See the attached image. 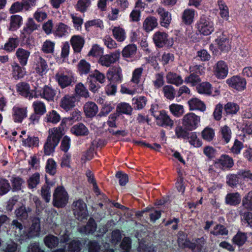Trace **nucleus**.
I'll return each mask as SVG.
<instances>
[{
    "instance_id": "nucleus-1",
    "label": "nucleus",
    "mask_w": 252,
    "mask_h": 252,
    "mask_svg": "<svg viewBox=\"0 0 252 252\" xmlns=\"http://www.w3.org/2000/svg\"><path fill=\"white\" fill-rule=\"evenodd\" d=\"M65 122L63 121L60 126L50 128L48 131V136L44 145V153L49 155L54 151L55 148L58 145L61 138L64 134Z\"/></svg>"
},
{
    "instance_id": "nucleus-2",
    "label": "nucleus",
    "mask_w": 252,
    "mask_h": 252,
    "mask_svg": "<svg viewBox=\"0 0 252 252\" xmlns=\"http://www.w3.org/2000/svg\"><path fill=\"white\" fill-rule=\"evenodd\" d=\"M68 200V195L63 186L57 187L53 193V205L60 208L64 207Z\"/></svg>"
},
{
    "instance_id": "nucleus-3",
    "label": "nucleus",
    "mask_w": 252,
    "mask_h": 252,
    "mask_svg": "<svg viewBox=\"0 0 252 252\" xmlns=\"http://www.w3.org/2000/svg\"><path fill=\"white\" fill-rule=\"evenodd\" d=\"M73 214L77 219L83 220L88 215L86 204L82 199L73 201L71 205Z\"/></svg>"
},
{
    "instance_id": "nucleus-4",
    "label": "nucleus",
    "mask_w": 252,
    "mask_h": 252,
    "mask_svg": "<svg viewBox=\"0 0 252 252\" xmlns=\"http://www.w3.org/2000/svg\"><path fill=\"white\" fill-rule=\"evenodd\" d=\"M198 31L204 35H208L214 31L213 24L209 18L201 17L196 24Z\"/></svg>"
},
{
    "instance_id": "nucleus-5",
    "label": "nucleus",
    "mask_w": 252,
    "mask_h": 252,
    "mask_svg": "<svg viewBox=\"0 0 252 252\" xmlns=\"http://www.w3.org/2000/svg\"><path fill=\"white\" fill-rule=\"evenodd\" d=\"M200 117L193 113L186 114L183 118L182 124L189 130L196 128L200 122Z\"/></svg>"
},
{
    "instance_id": "nucleus-6",
    "label": "nucleus",
    "mask_w": 252,
    "mask_h": 252,
    "mask_svg": "<svg viewBox=\"0 0 252 252\" xmlns=\"http://www.w3.org/2000/svg\"><path fill=\"white\" fill-rule=\"evenodd\" d=\"M32 210L29 206L21 204L15 211V215L17 219L22 221L28 220L32 219Z\"/></svg>"
},
{
    "instance_id": "nucleus-7",
    "label": "nucleus",
    "mask_w": 252,
    "mask_h": 252,
    "mask_svg": "<svg viewBox=\"0 0 252 252\" xmlns=\"http://www.w3.org/2000/svg\"><path fill=\"white\" fill-rule=\"evenodd\" d=\"M120 51L118 50L100 57L98 63L102 66L109 67L118 61L120 58Z\"/></svg>"
},
{
    "instance_id": "nucleus-8",
    "label": "nucleus",
    "mask_w": 252,
    "mask_h": 252,
    "mask_svg": "<svg viewBox=\"0 0 252 252\" xmlns=\"http://www.w3.org/2000/svg\"><path fill=\"white\" fill-rule=\"evenodd\" d=\"M214 165L221 170L230 169L234 165L232 158L227 155H222L219 158L216 159Z\"/></svg>"
},
{
    "instance_id": "nucleus-9",
    "label": "nucleus",
    "mask_w": 252,
    "mask_h": 252,
    "mask_svg": "<svg viewBox=\"0 0 252 252\" xmlns=\"http://www.w3.org/2000/svg\"><path fill=\"white\" fill-rule=\"evenodd\" d=\"M76 100L75 95L65 94L61 98L60 106L65 111H68L75 107Z\"/></svg>"
},
{
    "instance_id": "nucleus-10",
    "label": "nucleus",
    "mask_w": 252,
    "mask_h": 252,
    "mask_svg": "<svg viewBox=\"0 0 252 252\" xmlns=\"http://www.w3.org/2000/svg\"><path fill=\"white\" fill-rule=\"evenodd\" d=\"M156 124L159 126L169 127L172 128L174 126V121L170 116L164 111H160L156 117Z\"/></svg>"
},
{
    "instance_id": "nucleus-11",
    "label": "nucleus",
    "mask_w": 252,
    "mask_h": 252,
    "mask_svg": "<svg viewBox=\"0 0 252 252\" xmlns=\"http://www.w3.org/2000/svg\"><path fill=\"white\" fill-rule=\"evenodd\" d=\"M227 83L232 88L242 91L246 88V80L239 76H234L227 80Z\"/></svg>"
},
{
    "instance_id": "nucleus-12",
    "label": "nucleus",
    "mask_w": 252,
    "mask_h": 252,
    "mask_svg": "<svg viewBox=\"0 0 252 252\" xmlns=\"http://www.w3.org/2000/svg\"><path fill=\"white\" fill-rule=\"evenodd\" d=\"M156 12L160 16V24L162 27L168 28L171 23V15L164 8L159 7L157 10Z\"/></svg>"
},
{
    "instance_id": "nucleus-13",
    "label": "nucleus",
    "mask_w": 252,
    "mask_h": 252,
    "mask_svg": "<svg viewBox=\"0 0 252 252\" xmlns=\"http://www.w3.org/2000/svg\"><path fill=\"white\" fill-rule=\"evenodd\" d=\"M153 39L155 45L158 48L164 47L168 42L167 34L159 31L155 33Z\"/></svg>"
},
{
    "instance_id": "nucleus-14",
    "label": "nucleus",
    "mask_w": 252,
    "mask_h": 252,
    "mask_svg": "<svg viewBox=\"0 0 252 252\" xmlns=\"http://www.w3.org/2000/svg\"><path fill=\"white\" fill-rule=\"evenodd\" d=\"M206 240L202 237L196 239L194 242H191L189 248L192 252H207L206 247Z\"/></svg>"
},
{
    "instance_id": "nucleus-15",
    "label": "nucleus",
    "mask_w": 252,
    "mask_h": 252,
    "mask_svg": "<svg viewBox=\"0 0 252 252\" xmlns=\"http://www.w3.org/2000/svg\"><path fill=\"white\" fill-rule=\"evenodd\" d=\"M55 79L59 86L63 89L71 84L73 78L71 75H66L62 72H58L55 75Z\"/></svg>"
},
{
    "instance_id": "nucleus-16",
    "label": "nucleus",
    "mask_w": 252,
    "mask_h": 252,
    "mask_svg": "<svg viewBox=\"0 0 252 252\" xmlns=\"http://www.w3.org/2000/svg\"><path fill=\"white\" fill-rule=\"evenodd\" d=\"M32 224L30 227L28 233V238L37 236L40 231V219L38 217L32 218Z\"/></svg>"
},
{
    "instance_id": "nucleus-17",
    "label": "nucleus",
    "mask_w": 252,
    "mask_h": 252,
    "mask_svg": "<svg viewBox=\"0 0 252 252\" xmlns=\"http://www.w3.org/2000/svg\"><path fill=\"white\" fill-rule=\"evenodd\" d=\"M18 92L25 97L29 99L33 97L32 93L30 90L29 85L26 82H21L16 85Z\"/></svg>"
},
{
    "instance_id": "nucleus-18",
    "label": "nucleus",
    "mask_w": 252,
    "mask_h": 252,
    "mask_svg": "<svg viewBox=\"0 0 252 252\" xmlns=\"http://www.w3.org/2000/svg\"><path fill=\"white\" fill-rule=\"evenodd\" d=\"M158 25V19L152 16L147 17L143 22V29L146 32L153 30Z\"/></svg>"
},
{
    "instance_id": "nucleus-19",
    "label": "nucleus",
    "mask_w": 252,
    "mask_h": 252,
    "mask_svg": "<svg viewBox=\"0 0 252 252\" xmlns=\"http://www.w3.org/2000/svg\"><path fill=\"white\" fill-rule=\"evenodd\" d=\"M56 95V91L48 86H45L40 93L41 97L48 101H53Z\"/></svg>"
},
{
    "instance_id": "nucleus-20",
    "label": "nucleus",
    "mask_w": 252,
    "mask_h": 252,
    "mask_svg": "<svg viewBox=\"0 0 252 252\" xmlns=\"http://www.w3.org/2000/svg\"><path fill=\"white\" fill-rule=\"evenodd\" d=\"M215 74L219 78H223L226 76L228 73V67L223 61H219L216 64L214 70Z\"/></svg>"
},
{
    "instance_id": "nucleus-21",
    "label": "nucleus",
    "mask_w": 252,
    "mask_h": 252,
    "mask_svg": "<svg viewBox=\"0 0 252 252\" xmlns=\"http://www.w3.org/2000/svg\"><path fill=\"white\" fill-rule=\"evenodd\" d=\"M38 25L36 24L33 19L29 18L26 24V26L24 28L22 32V37L23 38H26L34 31L38 29Z\"/></svg>"
},
{
    "instance_id": "nucleus-22",
    "label": "nucleus",
    "mask_w": 252,
    "mask_h": 252,
    "mask_svg": "<svg viewBox=\"0 0 252 252\" xmlns=\"http://www.w3.org/2000/svg\"><path fill=\"white\" fill-rule=\"evenodd\" d=\"M70 43L76 53H79L84 44V38L80 35H73L70 39Z\"/></svg>"
},
{
    "instance_id": "nucleus-23",
    "label": "nucleus",
    "mask_w": 252,
    "mask_h": 252,
    "mask_svg": "<svg viewBox=\"0 0 252 252\" xmlns=\"http://www.w3.org/2000/svg\"><path fill=\"white\" fill-rule=\"evenodd\" d=\"M107 77L109 80L115 82H120L122 78V69L120 67H114L108 71Z\"/></svg>"
},
{
    "instance_id": "nucleus-24",
    "label": "nucleus",
    "mask_w": 252,
    "mask_h": 252,
    "mask_svg": "<svg viewBox=\"0 0 252 252\" xmlns=\"http://www.w3.org/2000/svg\"><path fill=\"white\" fill-rule=\"evenodd\" d=\"M30 54V51L22 48H19L17 49L16 51V56L22 66H24L27 64Z\"/></svg>"
},
{
    "instance_id": "nucleus-25",
    "label": "nucleus",
    "mask_w": 252,
    "mask_h": 252,
    "mask_svg": "<svg viewBox=\"0 0 252 252\" xmlns=\"http://www.w3.org/2000/svg\"><path fill=\"white\" fill-rule=\"evenodd\" d=\"M96 229V224L95 220L92 218H90L85 226L80 227L79 231L85 234H92L95 232Z\"/></svg>"
},
{
    "instance_id": "nucleus-26",
    "label": "nucleus",
    "mask_w": 252,
    "mask_h": 252,
    "mask_svg": "<svg viewBox=\"0 0 252 252\" xmlns=\"http://www.w3.org/2000/svg\"><path fill=\"white\" fill-rule=\"evenodd\" d=\"M84 111L87 117L92 118L97 113L98 107L94 102H88L84 106Z\"/></svg>"
},
{
    "instance_id": "nucleus-27",
    "label": "nucleus",
    "mask_w": 252,
    "mask_h": 252,
    "mask_svg": "<svg viewBox=\"0 0 252 252\" xmlns=\"http://www.w3.org/2000/svg\"><path fill=\"white\" fill-rule=\"evenodd\" d=\"M70 131L76 136H86L89 134L87 127L82 123L75 125L71 128Z\"/></svg>"
},
{
    "instance_id": "nucleus-28",
    "label": "nucleus",
    "mask_w": 252,
    "mask_h": 252,
    "mask_svg": "<svg viewBox=\"0 0 252 252\" xmlns=\"http://www.w3.org/2000/svg\"><path fill=\"white\" fill-rule=\"evenodd\" d=\"M195 15V11L191 9H186L183 12L182 21L187 25H191L193 22Z\"/></svg>"
},
{
    "instance_id": "nucleus-29",
    "label": "nucleus",
    "mask_w": 252,
    "mask_h": 252,
    "mask_svg": "<svg viewBox=\"0 0 252 252\" xmlns=\"http://www.w3.org/2000/svg\"><path fill=\"white\" fill-rule=\"evenodd\" d=\"M13 111V119L15 122H21L27 116V109L25 108L14 107Z\"/></svg>"
},
{
    "instance_id": "nucleus-30",
    "label": "nucleus",
    "mask_w": 252,
    "mask_h": 252,
    "mask_svg": "<svg viewBox=\"0 0 252 252\" xmlns=\"http://www.w3.org/2000/svg\"><path fill=\"white\" fill-rule=\"evenodd\" d=\"M188 103L191 110H198L204 111L206 109L205 104L198 98H192L189 101Z\"/></svg>"
},
{
    "instance_id": "nucleus-31",
    "label": "nucleus",
    "mask_w": 252,
    "mask_h": 252,
    "mask_svg": "<svg viewBox=\"0 0 252 252\" xmlns=\"http://www.w3.org/2000/svg\"><path fill=\"white\" fill-rule=\"evenodd\" d=\"M241 196L238 192L230 193L225 197V202L230 205H237L241 202Z\"/></svg>"
},
{
    "instance_id": "nucleus-32",
    "label": "nucleus",
    "mask_w": 252,
    "mask_h": 252,
    "mask_svg": "<svg viewBox=\"0 0 252 252\" xmlns=\"http://www.w3.org/2000/svg\"><path fill=\"white\" fill-rule=\"evenodd\" d=\"M114 37L118 42H123L126 38V33L124 29L120 27H115L112 30Z\"/></svg>"
},
{
    "instance_id": "nucleus-33",
    "label": "nucleus",
    "mask_w": 252,
    "mask_h": 252,
    "mask_svg": "<svg viewBox=\"0 0 252 252\" xmlns=\"http://www.w3.org/2000/svg\"><path fill=\"white\" fill-rule=\"evenodd\" d=\"M132 111L131 106L127 103L122 102L118 104L116 107V113L119 115L123 114L130 115Z\"/></svg>"
},
{
    "instance_id": "nucleus-34",
    "label": "nucleus",
    "mask_w": 252,
    "mask_h": 252,
    "mask_svg": "<svg viewBox=\"0 0 252 252\" xmlns=\"http://www.w3.org/2000/svg\"><path fill=\"white\" fill-rule=\"evenodd\" d=\"M218 48L221 51H228L230 49L229 39L224 35L216 39Z\"/></svg>"
},
{
    "instance_id": "nucleus-35",
    "label": "nucleus",
    "mask_w": 252,
    "mask_h": 252,
    "mask_svg": "<svg viewBox=\"0 0 252 252\" xmlns=\"http://www.w3.org/2000/svg\"><path fill=\"white\" fill-rule=\"evenodd\" d=\"M166 79L168 83L172 84L176 86H179L183 82V80L180 75L171 72L167 73Z\"/></svg>"
},
{
    "instance_id": "nucleus-36",
    "label": "nucleus",
    "mask_w": 252,
    "mask_h": 252,
    "mask_svg": "<svg viewBox=\"0 0 252 252\" xmlns=\"http://www.w3.org/2000/svg\"><path fill=\"white\" fill-rule=\"evenodd\" d=\"M247 240V233L238 231L237 234L233 237L232 242L234 244L241 247L245 243Z\"/></svg>"
},
{
    "instance_id": "nucleus-37",
    "label": "nucleus",
    "mask_w": 252,
    "mask_h": 252,
    "mask_svg": "<svg viewBox=\"0 0 252 252\" xmlns=\"http://www.w3.org/2000/svg\"><path fill=\"white\" fill-rule=\"evenodd\" d=\"M44 243L48 248L52 249L58 246L59 239L54 235L49 234L44 237Z\"/></svg>"
},
{
    "instance_id": "nucleus-38",
    "label": "nucleus",
    "mask_w": 252,
    "mask_h": 252,
    "mask_svg": "<svg viewBox=\"0 0 252 252\" xmlns=\"http://www.w3.org/2000/svg\"><path fill=\"white\" fill-rule=\"evenodd\" d=\"M137 47L135 44H129L123 49L122 56L124 58H132L135 55Z\"/></svg>"
},
{
    "instance_id": "nucleus-39",
    "label": "nucleus",
    "mask_w": 252,
    "mask_h": 252,
    "mask_svg": "<svg viewBox=\"0 0 252 252\" xmlns=\"http://www.w3.org/2000/svg\"><path fill=\"white\" fill-rule=\"evenodd\" d=\"M22 22V18L18 15H14L10 17V22L9 30L14 31L18 29Z\"/></svg>"
},
{
    "instance_id": "nucleus-40",
    "label": "nucleus",
    "mask_w": 252,
    "mask_h": 252,
    "mask_svg": "<svg viewBox=\"0 0 252 252\" xmlns=\"http://www.w3.org/2000/svg\"><path fill=\"white\" fill-rule=\"evenodd\" d=\"M198 93L199 94H211L212 91V85L207 82H202L196 87Z\"/></svg>"
},
{
    "instance_id": "nucleus-41",
    "label": "nucleus",
    "mask_w": 252,
    "mask_h": 252,
    "mask_svg": "<svg viewBox=\"0 0 252 252\" xmlns=\"http://www.w3.org/2000/svg\"><path fill=\"white\" fill-rule=\"evenodd\" d=\"M170 112L176 117H180L184 113V107L182 105L173 103L169 106Z\"/></svg>"
},
{
    "instance_id": "nucleus-42",
    "label": "nucleus",
    "mask_w": 252,
    "mask_h": 252,
    "mask_svg": "<svg viewBox=\"0 0 252 252\" xmlns=\"http://www.w3.org/2000/svg\"><path fill=\"white\" fill-rule=\"evenodd\" d=\"M147 102L146 97L141 96L132 99V104L136 110L143 109L146 105Z\"/></svg>"
},
{
    "instance_id": "nucleus-43",
    "label": "nucleus",
    "mask_w": 252,
    "mask_h": 252,
    "mask_svg": "<svg viewBox=\"0 0 252 252\" xmlns=\"http://www.w3.org/2000/svg\"><path fill=\"white\" fill-rule=\"evenodd\" d=\"M178 243L180 247L189 248L191 242L187 239L186 234L183 232L180 231L178 234Z\"/></svg>"
},
{
    "instance_id": "nucleus-44",
    "label": "nucleus",
    "mask_w": 252,
    "mask_h": 252,
    "mask_svg": "<svg viewBox=\"0 0 252 252\" xmlns=\"http://www.w3.org/2000/svg\"><path fill=\"white\" fill-rule=\"evenodd\" d=\"M218 5L220 9V15L221 18L227 20L229 18V10L227 6L221 0L218 1Z\"/></svg>"
},
{
    "instance_id": "nucleus-45",
    "label": "nucleus",
    "mask_w": 252,
    "mask_h": 252,
    "mask_svg": "<svg viewBox=\"0 0 252 252\" xmlns=\"http://www.w3.org/2000/svg\"><path fill=\"white\" fill-rule=\"evenodd\" d=\"M81 243L79 240H72L67 244L66 252H79L81 250ZM66 249V248H65Z\"/></svg>"
},
{
    "instance_id": "nucleus-46",
    "label": "nucleus",
    "mask_w": 252,
    "mask_h": 252,
    "mask_svg": "<svg viewBox=\"0 0 252 252\" xmlns=\"http://www.w3.org/2000/svg\"><path fill=\"white\" fill-rule=\"evenodd\" d=\"M29 188H35L40 183V174L39 173H35L30 177L27 181Z\"/></svg>"
},
{
    "instance_id": "nucleus-47",
    "label": "nucleus",
    "mask_w": 252,
    "mask_h": 252,
    "mask_svg": "<svg viewBox=\"0 0 252 252\" xmlns=\"http://www.w3.org/2000/svg\"><path fill=\"white\" fill-rule=\"evenodd\" d=\"M143 71V68L142 67L135 68L132 72V78L130 80V82L137 85L140 82V79L141 77Z\"/></svg>"
},
{
    "instance_id": "nucleus-48",
    "label": "nucleus",
    "mask_w": 252,
    "mask_h": 252,
    "mask_svg": "<svg viewBox=\"0 0 252 252\" xmlns=\"http://www.w3.org/2000/svg\"><path fill=\"white\" fill-rule=\"evenodd\" d=\"M19 197L18 196H14L11 197L7 202L6 209L7 211L11 212L16 205L19 206L22 203L19 201Z\"/></svg>"
},
{
    "instance_id": "nucleus-49",
    "label": "nucleus",
    "mask_w": 252,
    "mask_h": 252,
    "mask_svg": "<svg viewBox=\"0 0 252 252\" xmlns=\"http://www.w3.org/2000/svg\"><path fill=\"white\" fill-rule=\"evenodd\" d=\"M45 119L47 122L56 124L60 121L61 118L56 111L52 110L46 115Z\"/></svg>"
},
{
    "instance_id": "nucleus-50",
    "label": "nucleus",
    "mask_w": 252,
    "mask_h": 252,
    "mask_svg": "<svg viewBox=\"0 0 252 252\" xmlns=\"http://www.w3.org/2000/svg\"><path fill=\"white\" fill-rule=\"evenodd\" d=\"M239 179L240 177L238 175V173L237 174H228L226 176V183L229 186L231 187H235L239 184Z\"/></svg>"
},
{
    "instance_id": "nucleus-51",
    "label": "nucleus",
    "mask_w": 252,
    "mask_h": 252,
    "mask_svg": "<svg viewBox=\"0 0 252 252\" xmlns=\"http://www.w3.org/2000/svg\"><path fill=\"white\" fill-rule=\"evenodd\" d=\"M34 112L42 115L46 112V107L44 103L40 101H36L33 103Z\"/></svg>"
},
{
    "instance_id": "nucleus-52",
    "label": "nucleus",
    "mask_w": 252,
    "mask_h": 252,
    "mask_svg": "<svg viewBox=\"0 0 252 252\" xmlns=\"http://www.w3.org/2000/svg\"><path fill=\"white\" fill-rule=\"evenodd\" d=\"M163 92L164 95L167 99L172 100L174 98L175 96V91L171 85H166L163 88Z\"/></svg>"
},
{
    "instance_id": "nucleus-53",
    "label": "nucleus",
    "mask_w": 252,
    "mask_h": 252,
    "mask_svg": "<svg viewBox=\"0 0 252 252\" xmlns=\"http://www.w3.org/2000/svg\"><path fill=\"white\" fill-rule=\"evenodd\" d=\"M12 74L15 79L22 78L25 75L24 68H22L18 64L15 63L12 67Z\"/></svg>"
},
{
    "instance_id": "nucleus-54",
    "label": "nucleus",
    "mask_w": 252,
    "mask_h": 252,
    "mask_svg": "<svg viewBox=\"0 0 252 252\" xmlns=\"http://www.w3.org/2000/svg\"><path fill=\"white\" fill-rule=\"evenodd\" d=\"M38 138L36 137L28 136L26 138H22L24 145L29 147L37 146L38 144Z\"/></svg>"
},
{
    "instance_id": "nucleus-55",
    "label": "nucleus",
    "mask_w": 252,
    "mask_h": 252,
    "mask_svg": "<svg viewBox=\"0 0 252 252\" xmlns=\"http://www.w3.org/2000/svg\"><path fill=\"white\" fill-rule=\"evenodd\" d=\"M187 138L189 139V143L195 147H199L202 145L201 141L195 132L189 133Z\"/></svg>"
},
{
    "instance_id": "nucleus-56",
    "label": "nucleus",
    "mask_w": 252,
    "mask_h": 252,
    "mask_svg": "<svg viewBox=\"0 0 252 252\" xmlns=\"http://www.w3.org/2000/svg\"><path fill=\"white\" fill-rule=\"evenodd\" d=\"M75 90L76 94L80 96L87 98L89 96L88 90L82 83L77 84Z\"/></svg>"
},
{
    "instance_id": "nucleus-57",
    "label": "nucleus",
    "mask_w": 252,
    "mask_h": 252,
    "mask_svg": "<svg viewBox=\"0 0 252 252\" xmlns=\"http://www.w3.org/2000/svg\"><path fill=\"white\" fill-rule=\"evenodd\" d=\"M41 195L46 202H49L51 198L50 187L48 184L44 185L41 189Z\"/></svg>"
},
{
    "instance_id": "nucleus-58",
    "label": "nucleus",
    "mask_w": 252,
    "mask_h": 252,
    "mask_svg": "<svg viewBox=\"0 0 252 252\" xmlns=\"http://www.w3.org/2000/svg\"><path fill=\"white\" fill-rule=\"evenodd\" d=\"M239 109V106L233 102H228L224 106V110L227 114H236Z\"/></svg>"
},
{
    "instance_id": "nucleus-59",
    "label": "nucleus",
    "mask_w": 252,
    "mask_h": 252,
    "mask_svg": "<svg viewBox=\"0 0 252 252\" xmlns=\"http://www.w3.org/2000/svg\"><path fill=\"white\" fill-rule=\"evenodd\" d=\"M57 165L55 161L51 158L47 160L46 166V171L51 175H54L57 171Z\"/></svg>"
},
{
    "instance_id": "nucleus-60",
    "label": "nucleus",
    "mask_w": 252,
    "mask_h": 252,
    "mask_svg": "<svg viewBox=\"0 0 252 252\" xmlns=\"http://www.w3.org/2000/svg\"><path fill=\"white\" fill-rule=\"evenodd\" d=\"M78 69L81 74H87L90 70V64L85 60H82L78 64Z\"/></svg>"
},
{
    "instance_id": "nucleus-61",
    "label": "nucleus",
    "mask_w": 252,
    "mask_h": 252,
    "mask_svg": "<svg viewBox=\"0 0 252 252\" xmlns=\"http://www.w3.org/2000/svg\"><path fill=\"white\" fill-rule=\"evenodd\" d=\"M220 132L222 139L226 143H228L231 136V131L230 128L227 126H224L221 128Z\"/></svg>"
},
{
    "instance_id": "nucleus-62",
    "label": "nucleus",
    "mask_w": 252,
    "mask_h": 252,
    "mask_svg": "<svg viewBox=\"0 0 252 252\" xmlns=\"http://www.w3.org/2000/svg\"><path fill=\"white\" fill-rule=\"evenodd\" d=\"M11 187L8 181L5 179H0V195L6 194Z\"/></svg>"
},
{
    "instance_id": "nucleus-63",
    "label": "nucleus",
    "mask_w": 252,
    "mask_h": 252,
    "mask_svg": "<svg viewBox=\"0 0 252 252\" xmlns=\"http://www.w3.org/2000/svg\"><path fill=\"white\" fill-rule=\"evenodd\" d=\"M68 27L66 25L61 23L57 26L55 33L57 35L62 37L68 33Z\"/></svg>"
},
{
    "instance_id": "nucleus-64",
    "label": "nucleus",
    "mask_w": 252,
    "mask_h": 252,
    "mask_svg": "<svg viewBox=\"0 0 252 252\" xmlns=\"http://www.w3.org/2000/svg\"><path fill=\"white\" fill-rule=\"evenodd\" d=\"M242 205L246 209H252V191L249 192L243 199Z\"/></svg>"
}]
</instances>
